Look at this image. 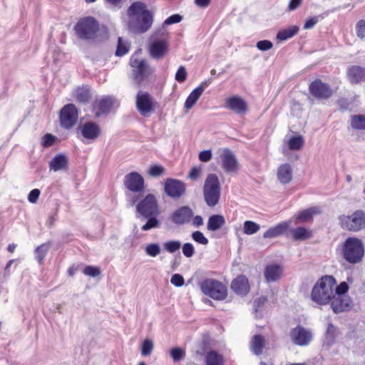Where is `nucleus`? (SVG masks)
Masks as SVG:
<instances>
[{
    "label": "nucleus",
    "instance_id": "31",
    "mask_svg": "<svg viewBox=\"0 0 365 365\" xmlns=\"http://www.w3.org/2000/svg\"><path fill=\"white\" fill-rule=\"evenodd\" d=\"M289 227V223L284 222L270 227L263 235L264 238H274L283 235Z\"/></svg>",
    "mask_w": 365,
    "mask_h": 365
},
{
    "label": "nucleus",
    "instance_id": "32",
    "mask_svg": "<svg viewBox=\"0 0 365 365\" xmlns=\"http://www.w3.org/2000/svg\"><path fill=\"white\" fill-rule=\"evenodd\" d=\"M267 302V299L264 296H261L254 300L253 312L256 318H262L264 316Z\"/></svg>",
    "mask_w": 365,
    "mask_h": 365
},
{
    "label": "nucleus",
    "instance_id": "46",
    "mask_svg": "<svg viewBox=\"0 0 365 365\" xmlns=\"http://www.w3.org/2000/svg\"><path fill=\"white\" fill-rule=\"evenodd\" d=\"M259 229V225L255 222L248 220L244 223V232L247 235H253L258 232Z\"/></svg>",
    "mask_w": 365,
    "mask_h": 365
},
{
    "label": "nucleus",
    "instance_id": "55",
    "mask_svg": "<svg viewBox=\"0 0 365 365\" xmlns=\"http://www.w3.org/2000/svg\"><path fill=\"white\" fill-rule=\"evenodd\" d=\"M356 34L358 38L365 39V21L359 20L356 25Z\"/></svg>",
    "mask_w": 365,
    "mask_h": 365
},
{
    "label": "nucleus",
    "instance_id": "21",
    "mask_svg": "<svg viewBox=\"0 0 365 365\" xmlns=\"http://www.w3.org/2000/svg\"><path fill=\"white\" fill-rule=\"evenodd\" d=\"M233 292L240 296H246L250 292V284L247 278L244 275L238 276L234 279L231 284Z\"/></svg>",
    "mask_w": 365,
    "mask_h": 365
},
{
    "label": "nucleus",
    "instance_id": "24",
    "mask_svg": "<svg viewBox=\"0 0 365 365\" xmlns=\"http://www.w3.org/2000/svg\"><path fill=\"white\" fill-rule=\"evenodd\" d=\"M283 267L277 264H267L264 269V275L267 282L277 281L282 276Z\"/></svg>",
    "mask_w": 365,
    "mask_h": 365
},
{
    "label": "nucleus",
    "instance_id": "36",
    "mask_svg": "<svg viewBox=\"0 0 365 365\" xmlns=\"http://www.w3.org/2000/svg\"><path fill=\"white\" fill-rule=\"evenodd\" d=\"M298 31L299 28L296 26H293L279 31L277 35V38L280 41H286L296 35Z\"/></svg>",
    "mask_w": 365,
    "mask_h": 365
},
{
    "label": "nucleus",
    "instance_id": "64",
    "mask_svg": "<svg viewBox=\"0 0 365 365\" xmlns=\"http://www.w3.org/2000/svg\"><path fill=\"white\" fill-rule=\"evenodd\" d=\"M200 174V168L197 167H193L189 173V178L192 180H196Z\"/></svg>",
    "mask_w": 365,
    "mask_h": 365
},
{
    "label": "nucleus",
    "instance_id": "13",
    "mask_svg": "<svg viewBox=\"0 0 365 365\" xmlns=\"http://www.w3.org/2000/svg\"><path fill=\"white\" fill-rule=\"evenodd\" d=\"M186 191L185 183L178 179L168 178L164 182V192L167 196L173 199L181 197Z\"/></svg>",
    "mask_w": 365,
    "mask_h": 365
},
{
    "label": "nucleus",
    "instance_id": "50",
    "mask_svg": "<svg viewBox=\"0 0 365 365\" xmlns=\"http://www.w3.org/2000/svg\"><path fill=\"white\" fill-rule=\"evenodd\" d=\"M101 269L96 266L88 265L85 267L83 270V273L85 275L90 276L92 277H96L101 274Z\"/></svg>",
    "mask_w": 365,
    "mask_h": 365
},
{
    "label": "nucleus",
    "instance_id": "57",
    "mask_svg": "<svg viewBox=\"0 0 365 365\" xmlns=\"http://www.w3.org/2000/svg\"><path fill=\"white\" fill-rule=\"evenodd\" d=\"M170 283L177 287H181L185 284V279L182 274H174L171 277Z\"/></svg>",
    "mask_w": 365,
    "mask_h": 365
},
{
    "label": "nucleus",
    "instance_id": "18",
    "mask_svg": "<svg viewBox=\"0 0 365 365\" xmlns=\"http://www.w3.org/2000/svg\"><path fill=\"white\" fill-rule=\"evenodd\" d=\"M329 302L333 312L338 314L349 310L351 304V299L347 295H333Z\"/></svg>",
    "mask_w": 365,
    "mask_h": 365
},
{
    "label": "nucleus",
    "instance_id": "62",
    "mask_svg": "<svg viewBox=\"0 0 365 365\" xmlns=\"http://www.w3.org/2000/svg\"><path fill=\"white\" fill-rule=\"evenodd\" d=\"M319 17H320V16H314V17L308 19L305 21V23H304V29H312L317 24V22L319 21Z\"/></svg>",
    "mask_w": 365,
    "mask_h": 365
},
{
    "label": "nucleus",
    "instance_id": "17",
    "mask_svg": "<svg viewBox=\"0 0 365 365\" xmlns=\"http://www.w3.org/2000/svg\"><path fill=\"white\" fill-rule=\"evenodd\" d=\"M309 89L310 93L318 99H327L332 95V90L330 86L319 79L312 82Z\"/></svg>",
    "mask_w": 365,
    "mask_h": 365
},
{
    "label": "nucleus",
    "instance_id": "43",
    "mask_svg": "<svg viewBox=\"0 0 365 365\" xmlns=\"http://www.w3.org/2000/svg\"><path fill=\"white\" fill-rule=\"evenodd\" d=\"M338 334V329L331 323L328 324L326 331V341L328 344H333Z\"/></svg>",
    "mask_w": 365,
    "mask_h": 365
},
{
    "label": "nucleus",
    "instance_id": "7",
    "mask_svg": "<svg viewBox=\"0 0 365 365\" xmlns=\"http://www.w3.org/2000/svg\"><path fill=\"white\" fill-rule=\"evenodd\" d=\"M343 255L350 263L359 262L364 256V247L361 240L354 237L348 238L344 245Z\"/></svg>",
    "mask_w": 365,
    "mask_h": 365
},
{
    "label": "nucleus",
    "instance_id": "40",
    "mask_svg": "<svg viewBox=\"0 0 365 365\" xmlns=\"http://www.w3.org/2000/svg\"><path fill=\"white\" fill-rule=\"evenodd\" d=\"M304 145V139L302 135L292 137L289 142L288 146L290 150H299Z\"/></svg>",
    "mask_w": 365,
    "mask_h": 365
},
{
    "label": "nucleus",
    "instance_id": "11",
    "mask_svg": "<svg viewBox=\"0 0 365 365\" xmlns=\"http://www.w3.org/2000/svg\"><path fill=\"white\" fill-rule=\"evenodd\" d=\"M78 110L73 103L65 105L60 110L59 120L61 127L70 129L77 123Z\"/></svg>",
    "mask_w": 365,
    "mask_h": 365
},
{
    "label": "nucleus",
    "instance_id": "6",
    "mask_svg": "<svg viewBox=\"0 0 365 365\" xmlns=\"http://www.w3.org/2000/svg\"><path fill=\"white\" fill-rule=\"evenodd\" d=\"M202 292L215 300H222L227 296V288L220 282L213 279H205L200 284Z\"/></svg>",
    "mask_w": 365,
    "mask_h": 365
},
{
    "label": "nucleus",
    "instance_id": "48",
    "mask_svg": "<svg viewBox=\"0 0 365 365\" xmlns=\"http://www.w3.org/2000/svg\"><path fill=\"white\" fill-rule=\"evenodd\" d=\"M153 349V341L149 339H146L143 341L141 345V354L145 356H148L151 354Z\"/></svg>",
    "mask_w": 365,
    "mask_h": 365
},
{
    "label": "nucleus",
    "instance_id": "59",
    "mask_svg": "<svg viewBox=\"0 0 365 365\" xmlns=\"http://www.w3.org/2000/svg\"><path fill=\"white\" fill-rule=\"evenodd\" d=\"M272 46V43L268 40H262L257 43V48L260 51H267Z\"/></svg>",
    "mask_w": 365,
    "mask_h": 365
},
{
    "label": "nucleus",
    "instance_id": "30",
    "mask_svg": "<svg viewBox=\"0 0 365 365\" xmlns=\"http://www.w3.org/2000/svg\"><path fill=\"white\" fill-rule=\"evenodd\" d=\"M225 224V219L221 215H212L207 220V229L208 231L215 232L219 230Z\"/></svg>",
    "mask_w": 365,
    "mask_h": 365
},
{
    "label": "nucleus",
    "instance_id": "51",
    "mask_svg": "<svg viewBox=\"0 0 365 365\" xmlns=\"http://www.w3.org/2000/svg\"><path fill=\"white\" fill-rule=\"evenodd\" d=\"M182 252L185 257L190 258L195 255V250L192 243L186 242L182 246Z\"/></svg>",
    "mask_w": 365,
    "mask_h": 365
},
{
    "label": "nucleus",
    "instance_id": "35",
    "mask_svg": "<svg viewBox=\"0 0 365 365\" xmlns=\"http://www.w3.org/2000/svg\"><path fill=\"white\" fill-rule=\"evenodd\" d=\"M51 245V242L48 241L47 242L41 244L35 249V257L39 264H41L43 262V260L48 252Z\"/></svg>",
    "mask_w": 365,
    "mask_h": 365
},
{
    "label": "nucleus",
    "instance_id": "2",
    "mask_svg": "<svg viewBox=\"0 0 365 365\" xmlns=\"http://www.w3.org/2000/svg\"><path fill=\"white\" fill-rule=\"evenodd\" d=\"M128 30L133 34H143L152 27L154 14L147 8L145 3L137 1L133 2L127 9Z\"/></svg>",
    "mask_w": 365,
    "mask_h": 365
},
{
    "label": "nucleus",
    "instance_id": "5",
    "mask_svg": "<svg viewBox=\"0 0 365 365\" xmlns=\"http://www.w3.org/2000/svg\"><path fill=\"white\" fill-rule=\"evenodd\" d=\"M203 197L206 205L213 207L219 202L220 197V185L215 174H209L203 186Z\"/></svg>",
    "mask_w": 365,
    "mask_h": 365
},
{
    "label": "nucleus",
    "instance_id": "63",
    "mask_svg": "<svg viewBox=\"0 0 365 365\" xmlns=\"http://www.w3.org/2000/svg\"><path fill=\"white\" fill-rule=\"evenodd\" d=\"M192 225L194 227H199L200 226H202L204 223V221H203V218L201 215H193V217L192 218Z\"/></svg>",
    "mask_w": 365,
    "mask_h": 365
},
{
    "label": "nucleus",
    "instance_id": "41",
    "mask_svg": "<svg viewBox=\"0 0 365 365\" xmlns=\"http://www.w3.org/2000/svg\"><path fill=\"white\" fill-rule=\"evenodd\" d=\"M163 245L165 251L169 253H174L180 249L182 244L179 240H169L165 242Z\"/></svg>",
    "mask_w": 365,
    "mask_h": 365
},
{
    "label": "nucleus",
    "instance_id": "38",
    "mask_svg": "<svg viewBox=\"0 0 365 365\" xmlns=\"http://www.w3.org/2000/svg\"><path fill=\"white\" fill-rule=\"evenodd\" d=\"M293 238L296 240H304L311 237V232L304 227H297L291 230Z\"/></svg>",
    "mask_w": 365,
    "mask_h": 365
},
{
    "label": "nucleus",
    "instance_id": "44",
    "mask_svg": "<svg viewBox=\"0 0 365 365\" xmlns=\"http://www.w3.org/2000/svg\"><path fill=\"white\" fill-rule=\"evenodd\" d=\"M165 173V168L163 166H162L161 165H158V164L151 165L148 171V175L153 178L160 177V176L164 175Z\"/></svg>",
    "mask_w": 365,
    "mask_h": 365
},
{
    "label": "nucleus",
    "instance_id": "12",
    "mask_svg": "<svg viewBox=\"0 0 365 365\" xmlns=\"http://www.w3.org/2000/svg\"><path fill=\"white\" fill-rule=\"evenodd\" d=\"M125 187L132 192L141 195L145 188V180L138 172H130L124 177Z\"/></svg>",
    "mask_w": 365,
    "mask_h": 365
},
{
    "label": "nucleus",
    "instance_id": "60",
    "mask_svg": "<svg viewBox=\"0 0 365 365\" xmlns=\"http://www.w3.org/2000/svg\"><path fill=\"white\" fill-rule=\"evenodd\" d=\"M40 194V190L37 188L31 190L28 195V200L31 203H36L39 197Z\"/></svg>",
    "mask_w": 365,
    "mask_h": 365
},
{
    "label": "nucleus",
    "instance_id": "25",
    "mask_svg": "<svg viewBox=\"0 0 365 365\" xmlns=\"http://www.w3.org/2000/svg\"><path fill=\"white\" fill-rule=\"evenodd\" d=\"M230 110L239 115H244L248 110V106L241 97L233 96L230 97Z\"/></svg>",
    "mask_w": 365,
    "mask_h": 365
},
{
    "label": "nucleus",
    "instance_id": "52",
    "mask_svg": "<svg viewBox=\"0 0 365 365\" xmlns=\"http://www.w3.org/2000/svg\"><path fill=\"white\" fill-rule=\"evenodd\" d=\"M187 76L186 68L183 66H180L177 70L175 76L176 81L178 83H183L185 81Z\"/></svg>",
    "mask_w": 365,
    "mask_h": 365
},
{
    "label": "nucleus",
    "instance_id": "58",
    "mask_svg": "<svg viewBox=\"0 0 365 365\" xmlns=\"http://www.w3.org/2000/svg\"><path fill=\"white\" fill-rule=\"evenodd\" d=\"M182 20V16L178 14L168 16L163 22V25H171L180 23Z\"/></svg>",
    "mask_w": 365,
    "mask_h": 365
},
{
    "label": "nucleus",
    "instance_id": "9",
    "mask_svg": "<svg viewBox=\"0 0 365 365\" xmlns=\"http://www.w3.org/2000/svg\"><path fill=\"white\" fill-rule=\"evenodd\" d=\"M341 227L346 230L358 232L365 228V213L356 210L351 215H341L339 218Z\"/></svg>",
    "mask_w": 365,
    "mask_h": 365
},
{
    "label": "nucleus",
    "instance_id": "8",
    "mask_svg": "<svg viewBox=\"0 0 365 365\" xmlns=\"http://www.w3.org/2000/svg\"><path fill=\"white\" fill-rule=\"evenodd\" d=\"M130 65L132 67V78L134 83L137 87H140L150 74L148 64L146 60H139L135 56H132L130 58Z\"/></svg>",
    "mask_w": 365,
    "mask_h": 365
},
{
    "label": "nucleus",
    "instance_id": "42",
    "mask_svg": "<svg viewBox=\"0 0 365 365\" xmlns=\"http://www.w3.org/2000/svg\"><path fill=\"white\" fill-rule=\"evenodd\" d=\"M161 252L160 246L158 243H150L145 247V254L150 257H157Z\"/></svg>",
    "mask_w": 365,
    "mask_h": 365
},
{
    "label": "nucleus",
    "instance_id": "3",
    "mask_svg": "<svg viewBox=\"0 0 365 365\" xmlns=\"http://www.w3.org/2000/svg\"><path fill=\"white\" fill-rule=\"evenodd\" d=\"M335 279L330 275L322 277L314 286L311 298L313 302L319 304H327L334 295Z\"/></svg>",
    "mask_w": 365,
    "mask_h": 365
},
{
    "label": "nucleus",
    "instance_id": "39",
    "mask_svg": "<svg viewBox=\"0 0 365 365\" xmlns=\"http://www.w3.org/2000/svg\"><path fill=\"white\" fill-rule=\"evenodd\" d=\"M351 126L356 130H365V115H353L351 119Z\"/></svg>",
    "mask_w": 365,
    "mask_h": 365
},
{
    "label": "nucleus",
    "instance_id": "45",
    "mask_svg": "<svg viewBox=\"0 0 365 365\" xmlns=\"http://www.w3.org/2000/svg\"><path fill=\"white\" fill-rule=\"evenodd\" d=\"M170 354L175 362H178L185 357V351L178 346L171 349Z\"/></svg>",
    "mask_w": 365,
    "mask_h": 365
},
{
    "label": "nucleus",
    "instance_id": "20",
    "mask_svg": "<svg viewBox=\"0 0 365 365\" xmlns=\"http://www.w3.org/2000/svg\"><path fill=\"white\" fill-rule=\"evenodd\" d=\"M210 81H205L201 83L197 88L192 91V92L187 97L185 102V108L187 110L191 109L197 103L204 90L210 85Z\"/></svg>",
    "mask_w": 365,
    "mask_h": 365
},
{
    "label": "nucleus",
    "instance_id": "1",
    "mask_svg": "<svg viewBox=\"0 0 365 365\" xmlns=\"http://www.w3.org/2000/svg\"><path fill=\"white\" fill-rule=\"evenodd\" d=\"M141 195L135 194L130 200L131 206L135 205L138 217L146 219V222L142 226L143 231H148L158 228L160 226L158 217L160 215L159 205L155 196L149 193L140 199Z\"/></svg>",
    "mask_w": 365,
    "mask_h": 365
},
{
    "label": "nucleus",
    "instance_id": "23",
    "mask_svg": "<svg viewBox=\"0 0 365 365\" xmlns=\"http://www.w3.org/2000/svg\"><path fill=\"white\" fill-rule=\"evenodd\" d=\"M78 129L81 130V135L83 138L89 140L96 139L101 133V128L99 125L97 123L91 121L84 123Z\"/></svg>",
    "mask_w": 365,
    "mask_h": 365
},
{
    "label": "nucleus",
    "instance_id": "29",
    "mask_svg": "<svg viewBox=\"0 0 365 365\" xmlns=\"http://www.w3.org/2000/svg\"><path fill=\"white\" fill-rule=\"evenodd\" d=\"M76 101L80 103L86 105L91 99V93L88 86L78 87L75 92Z\"/></svg>",
    "mask_w": 365,
    "mask_h": 365
},
{
    "label": "nucleus",
    "instance_id": "15",
    "mask_svg": "<svg viewBox=\"0 0 365 365\" xmlns=\"http://www.w3.org/2000/svg\"><path fill=\"white\" fill-rule=\"evenodd\" d=\"M158 32L150 37L149 53L152 58L160 59L163 58L168 51V43L164 39L157 40Z\"/></svg>",
    "mask_w": 365,
    "mask_h": 365
},
{
    "label": "nucleus",
    "instance_id": "33",
    "mask_svg": "<svg viewBox=\"0 0 365 365\" xmlns=\"http://www.w3.org/2000/svg\"><path fill=\"white\" fill-rule=\"evenodd\" d=\"M205 365H223L224 358L215 350H210L205 356Z\"/></svg>",
    "mask_w": 365,
    "mask_h": 365
},
{
    "label": "nucleus",
    "instance_id": "26",
    "mask_svg": "<svg viewBox=\"0 0 365 365\" xmlns=\"http://www.w3.org/2000/svg\"><path fill=\"white\" fill-rule=\"evenodd\" d=\"M68 165V158L66 154L58 153L48 163L49 170L57 172L66 169Z\"/></svg>",
    "mask_w": 365,
    "mask_h": 365
},
{
    "label": "nucleus",
    "instance_id": "54",
    "mask_svg": "<svg viewBox=\"0 0 365 365\" xmlns=\"http://www.w3.org/2000/svg\"><path fill=\"white\" fill-rule=\"evenodd\" d=\"M349 289V286L346 282H341L338 286L334 285V296L346 295V293Z\"/></svg>",
    "mask_w": 365,
    "mask_h": 365
},
{
    "label": "nucleus",
    "instance_id": "4",
    "mask_svg": "<svg viewBox=\"0 0 365 365\" xmlns=\"http://www.w3.org/2000/svg\"><path fill=\"white\" fill-rule=\"evenodd\" d=\"M74 31L78 38L81 40H94L99 31V23L93 16L83 17L75 25Z\"/></svg>",
    "mask_w": 365,
    "mask_h": 365
},
{
    "label": "nucleus",
    "instance_id": "14",
    "mask_svg": "<svg viewBox=\"0 0 365 365\" xmlns=\"http://www.w3.org/2000/svg\"><path fill=\"white\" fill-rule=\"evenodd\" d=\"M291 341L297 346H305L309 344L313 338L312 331L305 327L298 325L289 332Z\"/></svg>",
    "mask_w": 365,
    "mask_h": 365
},
{
    "label": "nucleus",
    "instance_id": "28",
    "mask_svg": "<svg viewBox=\"0 0 365 365\" xmlns=\"http://www.w3.org/2000/svg\"><path fill=\"white\" fill-rule=\"evenodd\" d=\"M265 344L266 341L262 335L255 334L250 341V349L255 355L259 356L262 354Z\"/></svg>",
    "mask_w": 365,
    "mask_h": 365
},
{
    "label": "nucleus",
    "instance_id": "53",
    "mask_svg": "<svg viewBox=\"0 0 365 365\" xmlns=\"http://www.w3.org/2000/svg\"><path fill=\"white\" fill-rule=\"evenodd\" d=\"M56 139L55 135L51 133H46L42 137L41 144L43 148H48L55 143Z\"/></svg>",
    "mask_w": 365,
    "mask_h": 365
},
{
    "label": "nucleus",
    "instance_id": "37",
    "mask_svg": "<svg viewBox=\"0 0 365 365\" xmlns=\"http://www.w3.org/2000/svg\"><path fill=\"white\" fill-rule=\"evenodd\" d=\"M216 155L217 160L221 162L224 170L228 172V148H219Z\"/></svg>",
    "mask_w": 365,
    "mask_h": 365
},
{
    "label": "nucleus",
    "instance_id": "47",
    "mask_svg": "<svg viewBox=\"0 0 365 365\" xmlns=\"http://www.w3.org/2000/svg\"><path fill=\"white\" fill-rule=\"evenodd\" d=\"M129 51V46L123 42L122 37H118L115 51L116 56H123Z\"/></svg>",
    "mask_w": 365,
    "mask_h": 365
},
{
    "label": "nucleus",
    "instance_id": "61",
    "mask_svg": "<svg viewBox=\"0 0 365 365\" xmlns=\"http://www.w3.org/2000/svg\"><path fill=\"white\" fill-rule=\"evenodd\" d=\"M212 158V152L210 150H205L199 153V160L201 162H208Z\"/></svg>",
    "mask_w": 365,
    "mask_h": 365
},
{
    "label": "nucleus",
    "instance_id": "22",
    "mask_svg": "<svg viewBox=\"0 0 365 365\" xmlns=\"http://www.w3.org/2000/svg\"><path fill=\"white\" fill-rule=\"evenodd\" d=\"M346 76L351 84L365 82V68L359 66H351L347 68Z\"/></svg>",
    "mask_w": 365,
    "mask_h": 365
},
{
    "label": "nucleus",
    "instance_id": "27",
    "mask_svg": "<svg viewBox=\"0 0 365 365\" xmlns=\"http://www.w3.org/2000/svg\"><path fill=\"white\" fill-rule=\"evenodd\" d=\"M292 167L289 163L281 165L277 171L278 180L282 184H287L292 180Z\"/></svg>",
    "mask_w": 365,
    "mask_h": 365
},
{
    "label": "nucleus",
    "instance_id": "34",
    "mask_svg": "<svg viewBox=\"0 0 365 365\" xmlns=\"http://www.w3.org/2000/svg\"><path fill=\"white\" fill-rule=\"evenodd\" d=\"M319 211L317 207H310L299 212L297 217L296 220L297 222H306L310 221L314 215L319 213Z\"/></svg>",
    "mask_w": 365,
    "mask_h": 365
},
{
    "label": "nucleus",
    "instance_id": "49",
    "mask_svg": "<svg viewBox=\"0 0 365 365\" xmlns=\"http://www.w3.org/2000/svg\"><path fill=\"white\" fill-rule=\"evenodd\" d=\"M191 237L195 242L203 245H206L209 242L207 238L199 230L194 231L191 235Z\"/></svg>",
    "mask_w": 365,
    "mask_h": 365
},
{
    "label": "nucleus",
    "instance_id": "16",
    "mask_svg": "<svg viewBox=\"0 0 365 365\" xmlns=\"http://www.w3.org/2000/svg\"><path fill=\"white\" fill-rule=\"evenodd\" d=\"M193 217V210L188 205H183L176 209L170 219L173 224L180 226L189 224Z\"/></svg>",
    "mask_w": 365,
    "mask_h": 365
},
{
    "label": "nucleus",
    "instance_id": "19",
    "mask_svg": "<svg viewBox=\"0 0 365 365\" xmlns=\"http://www.w3.org/2000/svg\"><path fill=\"white\" fill-rule=\"evenodd\" d=\"M114 100V97L111 96H105L100 100L96 101L93 104V108L97 109L95 116L99 118L103 114H108L113 106Z\"/></svg>",
    "mask_w": 365,
    "mask_h": 365
},
{
    "label": "nucleus",
    "instance_id": "56",
    "mask_svg": "<svg viewBox=\"0 0 365 365\" xmlns=\"http://www.w3.org/2000/svg\"><path fill=\"white\" fill-rule=\"evenodd\" d=\"M240 165L235 156L230 152V175L236 173L240 170Z\"/></svg>",
    "mask_w": 365,
    "mask_h": 365
},
{
    "label": "nucleus",
    "instance_id": "10",
    "mask_svg": "<svg viewBox=\"0 0 365 365\" xmlns=\"http://www.w3.org/2000/svg\"><path fill=\"white\" fill-rule=\"evenodd\" d=\"M136 109L143 117L149 116L154 112L155 103L151 95L146 91H139L135 97Z\"/></svg>",
    "mask_w": 365,
    "mask_h": 365
}]
</instances>
